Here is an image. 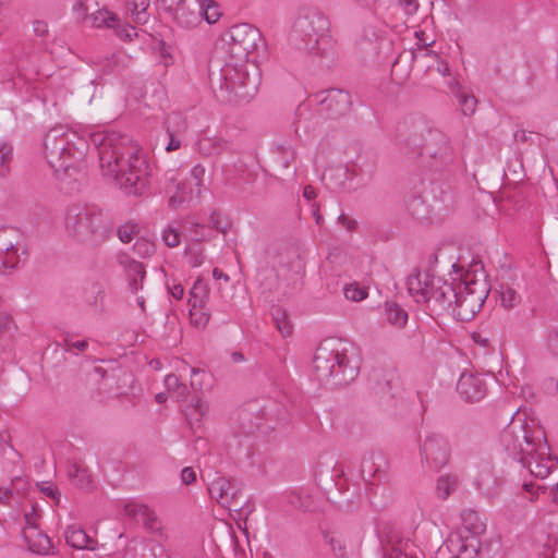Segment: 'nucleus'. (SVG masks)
I'll return each mask as SVG.
<instances>
[{
  "instance_id": "1",
  "label": "nucleus",
  "mask_w": 558,
  "mask_h": 558,
  "mask_svg": "<svg viewBox=\"0 0 558 558\" xmlns=\"http://www.w3.org/2000/svg\"><path fill=\"white\" fill-rule=\"evenodd\" d=\"M89 144L97 151L101 173L130 195H142L148 185L149 166L132 138L116 131L95 132Z\"/></svg>"
},
{
  "instance_id": "2",
  "label": "nucleus",
  "mask_w": 558,
  "mask_h": 558,
  "mask_svg": "<svg viewBox=\"0 0 558 558\" xmlns=\"http://www.w3.org/2000/svg\"><path fill=\"white\" fill-rule=\"evenodd\" d=\"M500 442L505 451L535 477L546 478L550 472L557 471L558 458L550 453L542 428L512 418L501 432Z\"/></svg>"
},
{
  "instance_id": "3",
  "label": "nucleus",
  "mask_w": 558,
  "mask_h": 558,
  "mask_svg": "<svg viewBox=\"0 0 558 558\" xmlns=\"http://www.w3.org/2000/svg\"><path fill=\"white\" fill-rule=\"evenodd\" d=\"M500 442L505 451L535 477L546 478L550 472L557 471L558 458L550 453L542 428L512 418L501 432Z\"/></svg>"
},
{
  "instance_id": "4",
  "label": "nucleus",
  "mask_w": 558,
  "mask_h": 558,
  "mask_svg": "<svg viewBox=\"0 0 558 558\" xmlns=\"http://www.w3.org/2000/svg\"><path fill=\"white\" fill-rule=\"evenodd\" d=\"M313 367L319 381L343 386L359 375L360 361L352 347L348 348L335 340H325L316 349Z\"/></svg>"
},
{
  "instance_id": "5",
  "label": "nucleus",
  "mask_w": 558,
  "mask_h": 558,
  "mask_svg": "<svg viewBox=\"0 0 558 558\" xmlns=\"http://www.w3.org/2000/svg\"><path fill=\"white\" fill-rule=\"evenodd\" d=\"M329 20L316 7L299 9L290 34L292 45L300 51L317 57L332 52L333 41L329 35Z\"/></svg>"
},
{
  "instance_id": "6",
  "label": "nucleus",
  "mask_w": 558,
  "mask_h": 558,
  "mask_svg": "<svg viewBox=\"0 0 558 558\" xmlns=\"http://www.w3.org/2000/svg\"><path fill=\"white\" fill-rule=\"evenodd\" d=\"M400 149L410 155L428 157L432 166L439 169L453 160V150L449 138L439 130L427 129L423 121L403 125L397 136Z\"/></svg>"
},
{
  "instance_id": "7",
  "label": "nucleus",
  "mask_w": 558,
  "mask_h": 558,
  "mask_svg": "<svg viewBox=\"0 0 558 558\" xmlns=\"http://www.w3.org/2000/svg\"><path fill=\"white\" fill-rule=\"evenodd\" d=\"M211 89L222 101L248 102L258 92L259 76L255 64L226 62L219 72L209 74Z\"/></svg>"
},
{
  "instance_id": "8",
  "label": "nucleus",
  "mask_w": 558,
  "mask_h": 558,
  "mask_svg": "<svg viewBox=\"0 0 558 558\" xmlns=\"http://www.w3.org/2000/svg\"><path fill=\"white\" fill-rule=\"evenodd\" d=\"M65 231L78 243L98 244L110 234L112 225L107 215L95 205L74 204L64 219Z\"/></svg>"
},
{
  "instance_id": "9",
  "label": "nucleus",
  "mask_w": 558,
  "mask_h": 558,
  "mask_svg": "<svg viewBox=\"0 0 558 558\" xmlns=\"http://www.w3.org/2000/svg\"><path fill=\"white\" fill-rule=\"evenodd\" d=\"M88 144L76 133L57 126L49 130L44 140V151L49 166L59 172H69L82 161Z\"/></svg>"
},
{
  "instance_id": "10",
  "label": "nucleus",
  "mask_w": 558,
  "mask_h": 558,
  "mask_svg": "<svg viewBox=\"0 0 558 558\" xmlns=\"http://www.w3.org/2000/svg\"><path fill=\"white\" fill-rule=\"evenodd\" d=\"M490 288L484 277L466 274L457 284L453 315L458 320L470 322L480 312L489 294Z\"/></svg>"
},
{
  "instance_id": "11",
  "label": "nucleus",
  "mask_w": 558,
  "mask_h": 558,
  "mask_svg": "<svg viewBox=\"0 0 558 558\" xmlns=\"http://www.w3.org/2000/svg\"><path fill=\"white\" fill-rule=\"evenodd\" d=\"M485 530L486 525L477 511L463 510L461 526L449 535L448 547L451 551L462 555L463 558H474L480 551V536Z\"/></svg>"
},
{
  "instance_id": "12",
  "label": "nucleus",
  "mask_w": 558,
  "mask_h": 558,
  "mask_svg": "<svg viewBox=\"0 0 558 558\" xmlns=\"http://www.w3.org/2000/svg\"><path fill=\"white\" fill-rule=\"evenodd\" d=\"M262 40L260 32L251 24L241 23L233 25L226 34L227 62H235L244 65L248 62L250 54L257 48Z\"/></svg>"
},
{
  "instance_id": "13",
  "label": "nucleus",
  "mask_w": 558,
  "mask_h": 558,
  "mask_svg": "<svg viewBox=\"0 0 558 558\" xmlns=\"http://www.w3.org/2000/svg\"><path fill=\"white\" fill-rule=\"evenodd\" d=\"M311 100L318 105V112L327 119H338L351 110L352 100L348 92L331 88L311 96Z\"/></svg>"
},
{
  "instance_id": "14",
  "label": "nucleus",
  "mask_w": 558,
  "mask_h": 558,
  "mask_svg": "<svg viewBox=\"0 0 558 558\" xmlns=\"http://www.w3.org/2000/svg\"><path fill=\"white\" fill-rule=\"evenodd\" d=\"M420 454L422 462H425L430 470L439 471L449 462L451 447L445 436L430 433L420 446Z\"/></svg>"
},
{
  "instance_id": "15",
  "label": "nucleus",
  "mask_w": 558,
  "mask_h": 558,
  "mask_svg": "<svg viewBox=\"0 0 558 558\" xmlns=\"http://www.w3.org/2000/svg\"><path fill=\"white\" fill-rule=\"evenodd\" d=\"M28 248L21 235L11 231L0 232V274L16 269L27 257Z\"/></svg>"
},
{
  "instance_id": "16",
  "label": "nucleus",
  "mask_w": 558,
  "mask_h": 558,
  "mask_svg": "<svg viewBox=\"0 0 558 558\" xmlns=\"http://www.w3.org/2000/svg\"><path fill=\"white\" fill-rule=\"evenodd\" d=\"M39 46L27 39L17 43L12 49V58L16 64L17 75L25 81H33L40 73L38 65Z\"/></svg>"
},
{
  "instance_id": "17",
  "label": "nucleus",
  "mask_w": 558,
  "mask_h": 558,
  "mask_svg": "<svg viewBox=\"0 0 558 558\" xmlns=\"http://www.w3.org/2000/svg\"><path fill=\"white\" fill-rule=\"evenodd\" d=\"M425 302L432 312L439 313L449 308L453 310L457 298V286L441 278L429 279V289L425 292Z\"/></svg>"
},
{
  "instance_id": "18",
  "label": "nucleus",
  "mask_w": 558,
  "mask_h": 558,
  "mask_svg": "<svg viewBox=\"0 0 558 558\" xmlns=\"http://www.w3.org/2000/svg\"><path fill=\"white\" fill-rule=\"evenodd\" d=\"M209 495L220 506L238 511L241 509L239 501L241 488L236 482L225 476H218L208 486Z\"/></svg>"
},
{
  "instance_id": "19",
  "label": "nucleus",
  "mask_w": 558,
  "mask_h": 558,
  "mask_svg": "<svg viewBox=\"0 0 558 558\" xmlns=\"http://www.w3.org/2000/svg\"><path fill=\"white\" fill-rule=\"evenodd\" d=\"M118 264L123 268L128 280L129 290L137 294L143 290V281L146 277V270L143 263L135 260L126 253H120L117 256Z\"/></svg>"
},
{
  "instance_id": "20",
  "label": "nucleus",
  "mask_w": 558,
  "mask_h": 558,
  "mask_svg": "<svg viewBox=\"0 0 558 558\" xmlns=\"http://www.w3.org/2000/svg\"><path fill=\"white\" fill-rule=\"evenodd\" d=\"M486 390L483 378L472 373H462L457 383V391L465 401L476 402L482 400Z\"/></svg>"
},
{
  "instance_id": "21",
  "label": "nucleus",
  "mask_w": 558,
  "mask_h": 558,
  "mask_svg": "<svg viewBox=\"0 0 558 558\" xmlns=\"http://www.w3.org/2000/svg\"><path fill=\"white\" fill-rule=\"evenodd\" d=\"M383 550L386 558H418L416 546L397 532H391L385 543Z\"/></svg>"
},
{
  "instance_id": "22",
  "label": "nucleus",
  "mask_w": 558,
  "mask_h": 558,
  "mask_svg": "<svg viewBox=\"0 0 558 558\" xmlns=\"http://www.w3.org/2000/svg\"><path fill=\"white\" fill-rule=\"evenodd\" d=\"M161 190L168 196L169 207L178 208L187 198V187L183 181L178 179L175 171L167 172L161 180Z\"/></svg>"
},
{
  "instance_id": "23",
  "label": "nucleus",
  "mask_w": 558,
  "mask_h": 558,
  "mask_svg": "<svg viewBox=\"0 0 558 558\" xmlns=\"http://www.w3.org/2000/svg\"><path fill=\"white\" fill-rule=\"evenodd\" d=\"M169 142L165 149L168 153L178 150L182 145V138L186 132L187 125L185 119L179 112H172L167 116L163 122Z\"/></svg>"
},
{
  "instance_id": "24",
  "label": "nucleus",
  "mask_w": 558,
  "mask_h": 558,
  "mask_svg": "<svg viewBox=\"0 0 558 558\" xmlns=\"http://www.w3.org/2000/svg\"><path fill=\"white\" fill-rule=\"evenodd\" d=\"M124 512L128 517L136 520L137 522H142L145 529L150 532H155L160 529L156 513L146 505L128 502L124 506Z\"/></svg>"
},
{
  "instance_id": "25",
  "label": "nucleus",
  "mask_w": 558,
  "mask_h": 558,
  "mask_svg": "<svg viewBox=\"0 0 558 558\" xmlns=\"http://www.w3.org/2000/svg\"><path fill=\"white\" fill-rule=\"evenodd\" d=\"M23 536L28 548L36 554H48L52 547L50 538L37 526H24Z\"/></svg>"
},
{
  "instance_id": "26",
  "label": "nucleus",
  "mask_w": 558,
  "mask_h": 558,
  "mask_svg": "<svg viewBox=\"0 0 558 558\" xmlns=\"http://www.w3.org/2000/svg\"><path fill=\"white\" fill-rule=\"evenodd\" d=\"M197 11V7L193 4L192 8L186 0H183L170 15L180 26L191 28L201 23V13Z\"/></svg>"
},
{
  "instance_id": "27",
  "label": "nucleus",
  "mask_w": 558,
  "mask_h": 558,
  "mask_svg": "<svg viewBox=\"0 0 558 558\" xmlns=\"http://www.w3.org/2000/svg\"><path fill=\"white\" fill-rule=\"evenodd\" d=\"M228 148V142L217 136H203L197 142V151L207 158L218 157Z\"/></svg>"
},
{
  "instance_id": "28",
  "label": "nucleus",
  "mask_w": 558,
  "mask_h": 558,
  "mask_svg": "<svg viewBox=\"0 0 558 558\" xmlns=\"http://www.w3.org/2000/svg\"><path fill=\"white\" fill-rule=\"evenodd\" d=\"M65 542L76 549H94V541L84 530L75 525L68 526L63 533Z\"/></svg>"
},
{
  "instance_id": "29",
  "label": "nucleus",
  "mask_w": 558,
  "mask_h": 558,
  "mask_svg": "<svg viewBox=\"0 0 558 558\" xmlns=\"http://www.w3.org/2000/svg\"><path fill=\"white\" fill-rule=\"evenodd\" d=\"M383 314L386 322L397 328H403L408 323V313L395 302H386Z\"/></svg>"
},
{
  "instance_id": "30",
  "label": "nucleus",
  "mask_w": 558,
  "mask_h": 558,
  "mask_svg": "<svg viewBox=\"0 0 558 558\" xmlns=\"http://www.w3.org/2000/svg\"><path fill=\"white\" fill-rule=\"evenodd\" d=\"M209 299L208 284L198 278L190 290L189 303L193 307H205Z\"/></svg>"
},
{
  "instance_id": "31",
  "label": "nucleus",
  "mask_w": 558,
  "mask_h": 558,
  "mask_svg": "<svg viewBox=\"0 0 558 558\" xmlns=\"http://www.w3.org/2000/svg\"><path fill=\"white\" fill-rule=\"evenodd\" d=\"M459 484V477L456 474L446 473L440 475L436 482V495L439 499L446 500L456 492Z\"/></svg>"
},
{
  "instance_id": "32",
  "label": "nucleus",
  "mask_w": 558,
  "mask_h": 558,
  "mask_svg": "<svg viewBox=\"0 0 558 558\" xmlns=\"http://www.w3.org/2000/svg\"><path fill=\"white\" fill-rule=\"evenodd\" d=\"M194 5L198 8L201 21L204 19L208 24L216 23L221 16L219 4L215 0H195Z\"/></svg>"
},
{
  "instance_id": "33",
  "label": "nucleus",
  "mask_w": 558,
  "mask_h": 558,
  "mask_svg": "<svg viewBox=\"0 0 558 558\" xmlns=\"http://www.w3.org/2000/svg\"><path fill=\"white\" fill-rule=\"evenodd\" d=\"M207 412L208 405L199 397H193L191 403L186 405L185 416L193 426L194 423H199Z\"/></svg>"
},
{
  "instance_id": "34",
  "label": "nucleus",
  "mask_w": 558,
  "mask_h": 558,
  "mask_svg": "<svg viewBox=\"0 0 558 558\" xmlns=\"http://www.w3.org/2000/svg\"><path fill=\"white\" fill-rule=\"evenodd\" d=\"M427 289H429V280L423 281L421 274H415L408 278V290L415 298L416 302H425Z\"/></svg>"
},
{
  "instance_id": "35",
  "label": "nucleus",
  "mask_w": 558,
  "mask_h": 558,
  "mask_svg": "<svg viewBox=\"0 0 558 558\" xmlns=\"http://www.w3.org/2000/svg\"><path fill=\"white\" fill-rule=\"evenodd\" d=\"M376 167V158L372 153L365 151L357 156L352 166V171L356 175H372Z\"/></svg>"
},
{
  "instance_id": "36",
  "label": "nucleus",
  "mask_w": 558,
  "mask_h": 558,
  "mask_svg": "<svg viewBox=\"0 0 558 558\" xmlns=\"http://www.w3.org/2000/svg\"><path fill=\"white\" fill-rule=\"evenodd\" d=\"M68 475L73 481V483L81 488L87 487L92 480L90 474L87 469L81 466L77 463H73L68 469Z\"/></svg>"
},
{
  "instance_id": "37",
  "label": "nucleus",
  "mask_w": 558,
  "mask_h": 558,
  "mask_svg": "<svg viewBox=\"0 0 558 558\" xmlns=\"http://www.w3.org/2000/svg\"><path fill=\"white\" fill-rule=\"evenodd\" d=\"M544 345L550 356L558 360V323L548 326Z\"/></svg>"
},
{
  "instance_id": "38",
  "label": "nucleus",
  "mask_w": 558,
  "mask_h": 558,
  "mask_svg": "<svg viewBox=\"0 0 558 558\" xmlns=\"http://www.w3.org/2000/svg\"><path fill=\"white\" fill-rule=\"evenodd\" d=\"M499 294L501 305L506 308H512L521 302V295L509 286H501Z\"/></svg>"
},
{
  "instance_id": "39",
  "label": "nucleus",
  "mask_w": 558,
  "mask_h": 558,
  "mask_svg": "<svg viewBox=\"0 0 558 558\" xmlns=\"http://www.w3.org/2000/svg\"><path fill=\"white\" fill-rule=\"evenodd\" d=\"M90 19L94 26H107L109 28H116V22L118 17L107 10H99L96 13H92Z\"/></svg>"
},
{
  "instance_id": "40",
  "label": "nucleus",
  "mask_w": 558,
  "mask_h": 558,
  "mask_svg": "<svg viewBox=\"0 0 558 558\" xmlns=\"http://www.w3.org/2000/svg\"><path fill=\"white\" fill-rule=\"evenodd\" d=\"M12 157V145L8 143H0V177H5L10 172Z\"/></svg>"
},
{
  "instance_id": "41",
  "label": "nucleus",
  "mask_w": 558,
  "mask_h": 558,
  "mask_svg": "<svg viewBox=\"0 0 558 558\" xmlns=\"http://www.w3.org/2000/svg\"><path fill=\"white\" fill-rule=\"evenodd\" d=\"M272 316L278 331L283 337H289L292 333L293 327L290 320L288 319L286 313L282 312L281 310H276Z\"/></svg>"
},
{
  "instance_id": "42",
  "label": "nucleus",
  "mask_w": 558,
  "mask_h": 558,
  "mask_svg": "<svg viewBox=\"0 0 558 558\" xmlns=\"http://www.w3.org/2000/svg\"><path fill=\"white\" fill-rule=\"evenodd\" d=\"M133 251L140 257H150L155 253V244L145 238H137L133 245Z\"/></svg>"
},
{
  "instance_id": "43",
  "label": "nucleus",
  "mask_w": 558,
  "mask_h": 558,
  "mask_svg": "<svg viewBox=\"0 0 558 558\" xmlns=\"http://www.w3.org/2000/svg\"><path fill=\"white\" fill-rule=\"evenodd\" d=\"M105 291L99 286H94L90 294L87 295L86 300L89 305L94 306L96 311H105Z\"/></svg>"
},
{
  "instance_id": "44",
  "label": "nucleus",
  "mask_w": 558,
  "mask_h": 558,
  "mask_svg": "<svg viewBox=\"0 0 558 558\" xmlns=\"http://www.w3.org/2000/svg\"><path fill=\"white\" fill-rule=\"evenodd\" d=\"M190 316L193 325L196 327H205L210 318V312L205 307H193L190 308Z\"/></svg>"
},
{
  "instance_id": "45",
  "label": "nucleus",
  "mask_w": 558,
  "mask_h": 558,
  "mask_svg": "<svg viewBox=\"0 0 558 558\" xmlns=\"http://www.w3.org/2000/svg\"><path fill=\"white\" fill-rule=\"evenodd\" d=\"M288 502L296 509L307 510L310 508L308 496L302 490H291L288 495Z\"/></svg>"
},
{
  "instance_id": "46",
  "label": "nucleus",
  "mask_w": 558,
  "mask_h": 558,
  "mask_svg": "<svg viewBox=\"0 0 558 558\" xmlns=\"http://www.w3.org/2000/svg\"><path fill=\"white\" fill-rule=\"evenodd\" d=\"M210 384V376L204 369L192 368L191 387L194 390H202Z\"/></svg>"
},
{
  "instance_id": "47",
  "label": "nucleus",
  "mask_w": 558,
  "mask_h": 558,
  "mask_svg": "<svg viewBox=\"0 0 558 558\" xmlns=\"http://www.w3.org/2000/svg\"><path fill=\"white\" fill-rule=\"evenodd\" d=\"M344 296L354 302H360L367 296V290L360 287L357 283H350L343 288Z\"/></svg>"
},
{
  "instance_id": "48",
  "label": "nucleus",
  "mask_w": 558,
  "mask_h": 558,
  "mask_svg": "<svg viewBox=\"0 0 558 558\" xmlns=\"http://www.w3.org/2000/svg\"><path fill=\"white\" fill-rule=\"evenodd\" d=\"M15 329L16 326L12 317L8 314H0V340L11 338Z\"/></svg>"
},
{
  "instance_id": "49",
  "label": "nucleus",
  "mask_w": 558,
  "mask_h": 558,
  "mask_svg": "<svg viewBox=\"0 0 558 558\" xmlns=\"http://www.w3.org/2000/svg\"><path fill=\"white\" fill-rule=\"evenodd\" d=\"M128 7L132 14L135 15L136 22H145L143 14L149 7V0H128Z\"/></svg>"
},
{
  "instance_id": "50",
  "label": "nucleus",
  "mask_w": 558,
  "mask_h": 558,
  "mask_svg": "<svg viewBox=\"0 0 558 558\" xmlns=\"http://www.w3.org/2000/svg\"><path fill=\"white\" fill-rule=\"evenodd\" d=\"M206 174V169L203 165L196 163L190 172L191 178L195 181V194L197 197L201 196L203 187H204V178Z\"/></svg>"
},
{
  "instance_id": "51",
  "label": "nucleus",
  "mask_w": 558,
  "mask_h": 558,
  "mask_svg": "<svg viewBox=\"0 0 558 558\" xmlns=\"http://www.w3.org/2000/svg\"><path fill=\"white\" fill-rule=\"evenodd\" d=\"M138 232V227L135 223L126 222L123 226H121L117 233L118 238L123 243H129L132 241L133 236Z\"/></svg>"
},
{
  "instance_id": "52",
  "label": "nucleus",
  "mask_w": 558,
  "mask_h": 558,
  "mask_svg": "<svg viewBox=\"0 0 558 558\" xmlns=\"http://www.w3.org/2000/svg\"><path fill=\"white\" fill-rule=\"evenodd\" d=\"M113 29L117 36L123 40L131 41L134 36H137L136 28L134 26L121 24L119 19H117L116 28Z\"/></svg>"
},
{
  "instance_id": "53",
  "label": "nucleus",
  "mask_w": 558,
  "mask_h": 558,
  "mask_svg": "<svg viewBox=\"0 0 558 558\" xmlns=\"http://www.w3.org/2000/svg\"><path fill=\"white\" fill-rule=\"evenodd\" d=\"M162 240L165 244L169 247H175L180 244V232L178 229L169 226L163 232H162Z\"/></svg>"
},
{
  "instance_id": "54",
  "label": "nucleus",
  "mask_w": 558,
  "mask_h": 558,
  "mask_svg": "<svg viewBox=\"0 0 558 558\" xmlns=\"http://www.w3.org/2000/svg\"><path fill=\"white\" fill-rule=\"evenodd\" d=\"M189 231L191 233L192 239L197 242L204 241L211 236L210 230L205 226L198 223H192L191 227L189 228Z\"/></svg>"
},
{
  "instance_id": "55",
  "label": "nucleus",
  "mask_w": 558,
  "mask_h": 558,
  "mask_svg": "<svg viewBox=\"0 0 558 558\" xmlns=\"http://www.w3.org/2000/svg\"><path fill=\"white\" fill-rule=\"evenodd\" d=\"M93 0H76L73 4V11L76 14L77 20H86L88 17V11L90 9Z\"/></svg>"
},
{
  "instance_id": "56",
  "label": "nucleus",
  "mask_w": 558,
  "mask_h": 558,
  "mask_svg": "<svg viewBox=\"0 0 558 558\" xmlns=\"http://www.w3.org/2000/svg\"><path fill=\"white\" fill-rule=\"evenodd\" d=\"M377 471H378V469H374L373 462H371L369 460H363L361 474H362L363 480L366 483L373 484Z\"/></svg>"
},
{
  "instance_id": "57",
  "label": "nucleus",
  "mask_w": 558,
  "mask_h": 558,
  "mask_svg": "<svg viewBox=\"0 0 558 558\" xmlns=\"http://www.w3.org/2000/svg\"><path fill=\"white\" fill-rule=\"evenodd\" d=\"M251 413H247L246 411H243L240 414V424L242 427V430L245 435H251L255 432L256 428H258L257 424H253L250 420Z\"/></svg>"
},
{
  "instance_id": "58",
  "label": "nucleus",
  "mask_w": 558,
  "mask_h": 558,
  "mask_svg": "<svg viewBox=\"0 0 558 558\" xmlns=\"http://www.w3.org/2000/svg\"><path fill=\"white\" fill-rule=\"evenodd\" d=\"M64 345L66 350L76 349L77 351H85L88 348V343L86 340H77L73 341L72 338L66 335L63 339Z\"/></svg>"
},
{
  "instance_id": "59",
  "label": "nucleus",
  "mask_w": 558,
  "mask_h": 558,
  "mask_svg": "<svg viewBox=\"0 0 558 558\" xmlns=\"http://www.w3.org/2000/svg\"><path fill=\"white\" fill-rule=\"evenodd\" d=\"M462 105V111L464 114H470L474 112L476 99L474 96L462 95L460 98Z\"/></svg>"
},
{
  "instance_id": "60",
  "label": "nucleus",
  "mask_w": 558,
  "mask_h": 558,
  "mask_svg": "<svg viewBox=\"0 0 558 558\" xmlns=\"http://www.w3.org/2000/svg\"><path fill=\"white\" fill-rule=\"evenodd\" d=\"M424 56H427V57H433L436 59L437 61V72L440 73L441 75L446 76V75H449V66H448V63L444 62L442 60L439 59V56L433 51H429L427 49H425V54Z\"/></svg>"
},
{
  "instance_id": "61",
  "label": "nucleus",
  "mask_w": 558,
  "mask_h": 558,
  "mask_svg": "<svg viewBox=\"0 0 558 558\" xmlns=\"http://www.w3.org/2000/svg\"><path fill=\"white\" fill-rule=\"evenodd\" d=\"M205 256L203 250H191L189 253V263L193 267H198L204 263Z\"/></svg>"
},
{
  "instance_id": "62",
  "label": "nucleus",
  "mask_w": 558,
  "mask_h": 558,
  "mask_svg": "<svg viewBox=\"0 0 558 558\" xmlns=\"http://www.w3.org/2000/svg\"><path fill=\"white\" fill-rule=\"evenodd\" d=\"M542 387L546 393L555 395L558 392V379L554 377H548L544 379Z\"/></svg>"
},
{
  "instance_id": "63",
  "label": "nucleus",
  "mask_w": 558,
  "mask_h": 558,
  "mask_svg": "<svg viewBox=\"0 0 558 558\" xmlns=\"http://www.w3.org/2000/svg\"><path fill=\"white\" fill-rule=\"evenodd\" d=\"M39 518V514L37 512L36 507L33 505L31 507L29 512H25L24 519H25V526H37V519Z\"/></svg>"
},
{
  "instance_id": "64",
  "label": "nucleus",
  "mask_w": 558,
  "mask_h": 558,
  "mask_svg": "<svg viewBox=\"0 0 558 558\" xmlns=\"http://www.w3.org/2000/svg\"><path fill=\"white\" fill-rule=\"evenodd\" d=\"M181 481L185 485H191L196 481V473L193 468L186 466L181 471Z\"/></svg>"
}]
</instances>
